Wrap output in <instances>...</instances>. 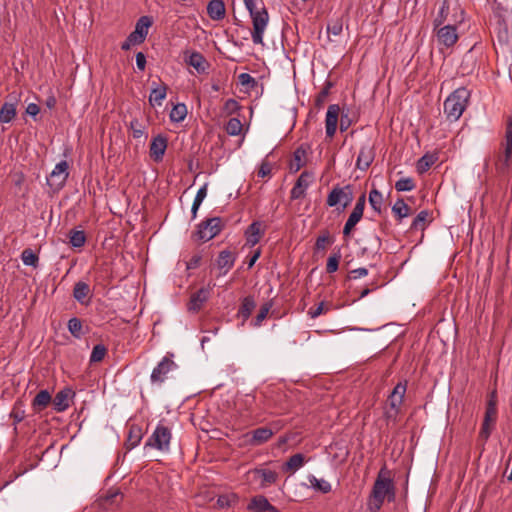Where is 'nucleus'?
I'll list each match as a JSON object with an SVG mask.
<instances>
[{"label":"nucleus","instance_id":"nucleus-1","mask_svg":"<svg viewBox=\"0 0 512 512\" xmlns=\"http://www.w3.org/2000/svg\"><path fill=\"white\" fill-rule=\"evenodd\" d=\"M246 9L252 19L253 29L251 32L254 44L263 45V36L269 22L268 12L262 0H243Z\"/></svg>","mask_w":512,"mask_h":512},{"label":"nucleus","instance_id":"nucleus-2","mask_svg":"<svg viewBox=\"0 0 512 512\" xmlns=\"http://www.w3.org/2000/svg\"><path fill=\"white\" fill-rule=\"evenodd\" d=\"M386 499H395L394 484L383 471H380L368 500V509L371 512H378Z\"/></svg>","mask_w":512,"mask_h":512},{"label":"nucleus","instance_id":"nucleus-3","mask_svg":"<svg viewBox=\"0 0 512 512\" xmlns=\"http://www.w3.org/2000/svg\"><path fill=\"white\" fill-rule=\"evenodd\" d=\"M470 99V91L458 88L444 102V113L450 121H457L465 111Z\"/></svg>","mask_w":512,"mask_h":512},{"label":"nucleus","instance_id":"nucleus-4","mask_svg":"<svg viewBox=\"0 0 512 512\" xmlns=\"http://www.w3.org/2000/svg\"><path fill=\"white\" fill-rule=\"evenodd\" d=\"M496 169L502 174L512 170V122L506 127L505 138L497 154Z\"/></svg>","mask_w":512,"mask_h":512},{"label":"nucleus","instance_id":"nucleus-5","mask_svg":"<svg viewBox=\"0 0 512 512\" xmlns=\"http://www.w3.org/2000/svg\"><path fill=\"white\" fill-rule=\"evenodd\" d=\"M171 438V430L159 424L148 439L146 446L166 452L169 450Z\"/></svg>","mask_w":512,"mask_h":512},{"label":"nucleus","instance_id":"nucleus-6","mask_svg":"<svg viewBox=\"0 0 512 512\" xmlns=\"http://www.w3.org/2000/svg\"><path fill=\"white\" fill-rule=\"evenodd\" d=\"M278 479V474L269 469L256 468L246 473V480L249 483H258L260 488H266L274 484Z\"/></svg>","mask_w":512,"mask_h":512},{"label":"nucleus","instance_id":"nucleus-7","mask_svg":"<svg viewBox=\"0 0 512 512\" xmlns=\"http://www.w3.org/2000/svg\"><path fill=\"white\" fill-rule=\"evenodd\" d=\"M406 392V384L404 383H398L391 394L389 395V398L387 400V407H386V417L388 419H395L399 408L403 402V398Z\"/></svg>","mask_w":512,"mask_h":512},{"label":"nucleus","instance_id":"nucleus-8","mask_svg":"<svg viewBox=\"0 0 512 512\" xmlns=\"http://www.w3.org/2000/svg\"><path fill=\"white\" fill-rule=\"evenodd\" d=\"M353 200V192L351 186L335 187L327 197V204L330 207L341 205L346 208Z\"/></svg>","mask_w":512,"mask_h":512},{"label":"nucleus","instance_id":"nucleus-9","mask_svg":"<svg viewBox=\"0 0 512 512\" xmlns=\"http://www.w3.org/2000/svg\"><path fill=\"white\" fill-rule=\"evenodd\" d=\"M221 229V219L215 217L201 223L195 235L198 240L205 242L214 238Z\"/></svg>","mask_w":512,"mask_h":512},{"label":"nucleus","instance_id":"nucleus-10","mask_svg":"<svg viewBox=\"0 0 512 512\" xmlns=\"http://www.w3.org/2000/svg\"><path fill=\"white\" fill-rule=\"evenodd\" d=\"M366 204V196L365 194H362L357 202L355 207L353 208V211L351 212L348 220L346 221L343 229V234L345 236H349L354 227L357 225V223L361 220L364 212Z\"/></svg>","mask_w":512,"mask_h":512},{"label":"nucleus","instance_id":"nucleus-11","mask_svg":"<svg viewBox=\"0 0 512 512\" xmlns=\"http://www.w3.org/2000/svg\"><path fill=\"white\" fill-rule=\"evenodd\" d=\"M436 37L439 45L445 46L447 48L452 47L459 38L457 26L447 24L443 27H440L437 29Z\"/></svg>","mask_w":512,"mask_h":512},{"label":"nucleus","instance_id":"nucleus-12","mask_svg":"<svg viewBox=\"0 0 512 512\" xmlns=\"http://www.w3.org/2000/svg\"><path fill=\"white\" fill-rule=\"evenodd\" d=\"M339 117L340 107L336 104L328 106L325 119V132L326 136L330 139L333 138L336 133Z\"/></svg>","mask_w":512,"mask_h":512},{"label":"nucleus","instance_id":"nucleus-13","mask_svg":"<svg viewBox=\"0 0 512 512\" xmlns=\"http://www.w3.org/2000/svg\"><path fill=\"white\" fill-rule=\"evenodd\" d=\"M69 165L67 161H61L52 170L49 177V184L52 187L61 188L68 178Z\"/></svg>","mask_w":512,"mask_h":512},{"label":"nucleus","instance_id":"nucleus-14","mask_svg":"<svg viewBox=\"0 0 512 512\" xmlns=\"http://www.w3.org/2000/svg\"><path fill=\"white\" fill-rule=\"evenodd\" d=\"M313 179H314V176L312 173H310L308 171H304L303 173H301V175L297 179L294 187L291 190V198L292 199L302 198L305 195L307 188L313 182Z\"/></svg>","mask_w":512,"mask_h":512},{"label":"nucleus","instance_id":"nucleus-15","mask_svg":"<svg viewBox=\"0 0 512 512\" xmlns=\"http://www.w3.org/2000/svg\"><path fill=\"white\" fill-rule=\"evenodd\" d=\"M151 24L152 22L149 17H141L136 23L135 30L129 35L130 42L142 43L148 34Z\"/></svg>","mask_w":512,"mask_h":512},{"label":"nucleus","instance_id":"nucleus-16","mask_svg":"<svg viewBox=\"0 0 512 512\" xmlns=\"http://www.w3.org/2000/svg\"><path fill=\"white\" fill-rule=\"evenodd\" d=\"M168 86L163 82H152V89L149 95L151 106H161L167 96Z\"/></svg>","mask_w":512,"mask_h":512},{"label":"nucleus","instance_id":"nucleus-17","mask_svg":"<svg viewBox=\"0 0 512 512\" xmlns=\"http://www.w3.org/2000/svg\"><path fill=\"white\" fill-rule=\"evenodd\" d=\"M167 148V138L163 135H157L152 139L150 145V156L158 162L161 161Z\"/></svg>","mask_w":512,"mask_h":512},{"label":"nucleus","instance_id":"nucleus-18","mask_svg":"<svg viewBox=\"0 0 512 512\" xmlns=\"http://www.w3.org/2000/svg\"><path fill=\"white\" fill-rule=\"evenodd\" d=\"M174 367V362L168 358H163L162 361L154 368L151 374V381L161 383L164 381L167 373Z\"/></svg>","mask_w":512,"mask_h":512},{"label":"nucleus","instance_id":"nucleus-19","mask_svg":"<svg viewBox=\"0 0 512 512\" xmlns=\"http://www.w3.org/2000/svg\"><path fill=\"white\" fill-rule=\"evenodd\" d=\"M247 508L253 512H278L277 508L261 495L253 497Z\"/></svg>","mask_w":512,"mask_h":512},{"label":"nucleus","instance_id":"nucleus-20","mask_svg":"<svg viewBox=\"0 0 512 512\" xmlns=\"http://www.w3.org/2000/svg\"><path fill=\"white\" fill-rule=\"evenodd\" d=\"M306 461L307 460L303 454H294L282 465V471L292 475L297 470H299L306 463Z\"/></svg>","mask_w":512,"mask_h":512},{"label":"nucleus","instance_id":"nucleus-21","mask_svg":"<svg viewBox=\"0 0 512 512\" xmlns=\"http://www.w3.org/2000/svg\"><path fill=\"white\" fill-rule=\"evenodd\" d=\"M73 392L71 389L66 388L59 391L53 399V405L55 410L62 412L66 410L70 405Z\"/></svg>","mask_w":512,"mask_h":512},{"label":"nucleus","instance_id":"nucleus-22","mask_svg":"<svg viewBox=\"0 0 512 512\" xmlns=\"http://www.w3.org/2000/svg\"><path fill=\"white\" fill-rule=\"evenodd\" d=\"M210 295L209 288H201L196 293L191 296L190 302L188 304L189 311L196 312L200 310L203 304L207 301Z\"/></svg>","mask_w":512,"mask_h":512},{"label":"nucleus","instance_id":"nucleus-23","mask_svg":"<svg viewBox=\"0 0 512 512\" xmlns=\"http://www.w3.org/2000/svg\"><path fill=\"white\" fill-rule=\"evenodd\" d=\"M374 152L370 145L362 146L359 155L357 157L356 166L360 170H366L373 162Z\"/></svg>","mask_w":512,"mask_h":512},{"label":"nucleus","instance_id":"nucleus-24","mask_svg":"<svg viewBox=\"0 0 512 512\" xmlns=\"http://www.w3.org/2000/svg\"><path fill=\"white\" fill-rule=\"evenodd\" d=\"M497 416V408L487 407L485 412V418L480 432L481 437L487 439L491 433L493 424L495 423Z\"/></svg>","mask_w":512,"mask_h":512},{"label":"nucleus","instance_id":"nucleus-25","mask_svg":"<svg viewBox=\"0 0 512 512\" xmlns=\"http://www.w3.org/2000/svg\"><path fill=\"white\" fill-rule=\"evenodd\" d=\"M273 436V431L267 427H261L251 432V437L248 440L250 445H261L267 442Z\"/></svg>","mask_w":512,"mask_h":512},{"label":"nucleus","instance_id":"nucleus-26","mask_svg":"<svg viewBox=\"0 0 512 512\" xmlns=\"http://www.w3.org/2000/svg\"><path fill=\"white\" fill-rule=\"evenodd\" d=\"M264 234L263 226L260 222H253L246 231L247 243L251 246L256 245Z\"/></svg>","mask_w":512,"mask_h":512},{"label":"nucleus","instance_id":"nucleus-27","mask_svg":"<svg viewBox=\"0 0 512 512\" xmlns=\"http://www.w3.org/2000/svg\"><path fill=\"white\" fill-rule=\"evenodd\" d=\"M234 261L235 258L230 251L224 250L220 252L216 263L218 269L221 271V274H226L233 266Z\"/></svg>","mask_w":512,"mask_h":512},{"label":"nucleus","instance_id":"nucleus-28","mask_svg":"<svg viewBox=\"0 0 512 512\" xmlns=\"http://www.w3.org/2000/svg\"><path fill=\"white\" fill-rule=\"evenodd\" d=\"M207 13L213 20H221L225 16V5L222 0H211L207 6Z\"/></svg>","mask_w":512,"mask_h":512},{"label":"nucleus","instance_id":"nucleus-29","mask_svg":"<svg viewBox=\"0 0 512 512\" xmlns=\"http://www.w3.org/2000/svg\"><path fill=\"white\" fill-rule=\"evenodd\" d=\"M306 163V150L303 147H299L295 150L293 158L290 161V171H299Z\"/></svg>","mask_w":512,"mask_h":512},{"label":"nucleus","instance_id":"nucleus-30","mask_svg":"<svg viewBox=\"0 0 512 512\" xmlns=\"http://www.w3.org/2000/svg\"><path fill=\"white\" fill-rule=\"evenodd\" d=\"M187 63L192 66L198 73L205 72L207 62L205 58L198 52H192L187 59Z\"/></svg>","mask_w":512,"mask_h":512},{"label":"nucleus","instance_id":"nucleus-31","mask_svg":"<svg viewBox=\"0 0 512 512\" xmlns=\"http://www.w3.org/2000/svg\"><path fill=\"white\" fill-rule=\"evenodd\" d=\"M90 293L89 285L84 282H78L74 286L73 296L80 303H86Z\"/></svg>","mask_w":512,"mask_h":512},{"label":"nucleus","instance_id":"nucleus-32","mask_svg":"<svg viewBox=\"0 0 512 512\" xmlns=\"http://www.w3.org/2000/svg\"><path fill=\"white\" fill-rule=\"evenodd\" d=\"M51 400L50 393L47 390H41L33 400V407L36 410H42L49 405Z\"/></svg>","mask_w":512,"mask_h":512},{"label":"nucleus","instance_id":"nucleus-33","mask_svg":"<svg viewBox=\"0 0 512 512\" xmlns=\"http://www.w3.org/2000/svg\"><path fill=\"white\" fill-rule=\"evenodd\" d=\"M187 116V107L185 104H176L170 112V120L172 122H182Z\"/></svg>","mask_w":512,"mask_h":512},{"label":"nucleus","instance_id":"nucleus-34","mask_svg":"<svg viewBox=\"0 0 512 512\" xmlns=\"http://www.w3.org/2000/svg\"><path fill=\"white\" fill-rule=\"evenodd\" d=\"M16 115L15 105L12 103H5L0 110V122L9 123Z\"/></svg>","mask_w":512,"mask_h":512},{"label":"nucleus","instance_id":"nucleus-35","mask_svg":"<svg viewBox=\"0 0 512 512\" xmlns=\"http://www.w3.org/2000/svg\"><path fill=\"white\" fill-rule=\"evenodd\" d=\"M255 308V302L252 298L246 297L244 298L242 305L239 309L238 315L243 318V321H246L251 315L253 309Z\"/></svg>","mask_w":512,"mask_h":512},{"label":"nucleus","instance_id":"nucleus-36","mask_svg":"<svg viewBox=\"0 0 512 512\" xmlns=\"http://www.w3.org/2000/svg\"><path fill=\"white\" fill-rule=\"evenodd\" d=\"M309 482L314 489L322 493H328L331 490V484L324 479H318L315 476H310Z\"/></svg>","mask_w":512,"mask_h":512},{"label":"nucleus","instance_id":"nucleus-37","mask_svg":"<svg viewBox=\"0 0 512 512\" xmlns=\"http://www.w3.org/2000/svg\"><path fill=\"white\" fill-rule=\"evenodd\" d=\"M369 203L376 212L381 211V207L383 204V196L377 189H372L370 191Z\"/></svg>","mask_w":512,"mask_h":512},{"label":"nucleus","instance_id":"nucleus-38","mask_svg":"<svg viewBox=\"0 0 512 512\" xmlns=\"http://www.w3.org/2000/svg\"><path fill=\"white\" fill-rule=\"evenodd\" d=\"M392 211L399 219H403L409 215L410 207L400 199L393 205Z\"/></svg>","mask_w":512,"mask_h":512},{"label":"nucleus","instance_id":"nucleus-39","mask_svg":"<svg viewBox=\"0 0 512 512\" xmlns=\"http://www.w3.org/2000/svg\"><path fill=\"white\" fill-rule=\"evenodd\" d=\"M242 130L243 125L238 118H231L226 125V131L231 136L240 135Z\"/></svg>","mask_w":512,"mask_h":512},{"label":"nucleus","instance_id":"nucleus-40","mask_svg":"<svg viewBox=\"0 0 512 512\" xmlns=\"http://www.w3.org/2000/svg\"><path fill=\"white\" fill-rule=\"evenodd\" d=\"M70 244L73 247H82L86 241V237L83 231L73 230L70 232Z\"/></svg>","mask_w":512,"mask_h":512},{"label":"nucleus","instance_id":"nucleus-41","mask_svg":"<svg viewBox=\"0 0 512 512\" xmlns=\"http://www.w3.org/2000/svg\"><path fill=\"white\" fill-rule=\"evenodd\" d=\"M21 259L25 265L37 266L38 256L31 249H25L21 254Z\"/></svg>","mask_w":512,"mask_h":512},{"label":"nucleus","instance_id":"nucleus-42","mask_svg":"<svg viewBox=\"0 0 512 512\" xmlns=\"http://www.w3.org/2000/svg\"><path fill=\"white\" fill-rule=\"evenodd\" d=\"M107 353V349L104 345L98 344L96 345L91 353L90 361L91 362H100L104 359Z\"/></svg>","mask_w":512,"mask_h":512},{"label":"nucleus","instance_id":"nucleus-43","mask_svg":"<svg viewBox=\"0 0 512 512\" xmlns=\"http://www.w3.org/2000/svg\"><path fill=\"white\" fill-rule=\"evenodd\" d=\"M415 184L412 178H401L395 183V189L399 192L411 191Z\"/></svg>","mask_w":512,"mask_h":512},{"label":"nucleus","instance_id":"nucleus-44","mask_svg":"<svg viewBox=\"0 0 512 512\" xmlns=\"http://www.w3.org/2000/svg\"><path fill=\"white\" fill-rule=\"evenodd\" d=\"M130 129L134 138H141L145 135V126L137 119L130 123Z\"/></svg>","mask_w":512,"mask_h":512},{"label":"nucleus","instance_id":"nucleus-45","mask_svg":"<svg viewBox=\"0 0 512 512\" xmlns=\"http://www.w3.org/2000/svg\"><path fill=\"white\" fill-rule=\"evenodd\" d=\"M68 329L73 336H75L77 338L81 337L82 323L79 319H77V318L70 319L68 322Z\"/></svg>","mask_w":512,"mask_h":512},{"label":"nucleus","instance_id":"nucleus-46","mask_svg":"<svg viewBox=\"0 0 512 512\" xmlns=\"http://www.w3.org/2000/svg\"><path fill=\"white\" fill-rule=\"evenodd\" d=\"M434 163V157L432 155H424L421 157L417 164V169L419 172L423 173L427 171L431 165Z\"/></svg>","mask_w":512,"mask_h":512},{"label":"nucleus","instance_id":"nucleus-47","mask_svg":"<svg viewBox=\"0 0 512 512\" xmlns=\"http://www.w3.org/2000/svg\"><path fill=\"white\" fill-rule=\"evenodd\" d=\"M270 309H271V304H270V303H266V304H264V305L260 308V310H259V312H258V314H257V316H256L255 322H254V325H255V326H260V325H261V323L263 322V320H265V319H266V317H267V315H268V313H269Z\"/></svg>","mask_w":512,"mask_h":512},{"label":"nucleus","instance_id":"nucleus-48","mask_svg":"<svg viewBox=\"0 0 512 512\" xmlns=\"http://www.w3.org/2000/svg\"><path fill=\"white\" fill-rule=\"evenodd\" d=\"M236 501V495H221L217 499V505L219 508L229 507L232 503Z\"/></svg>","mask_w":512,"mask_h":512},{"label":"nucleus","instance_id":"nucleus-49","mask_svg":"<svg viewBox=\"0 0 512 512\" xmlns=\"http://www.w3.org/2000/svg\"><path fill=\"white\" fill-rule=\"evenodd\" d=\"M340 261V255H332L327 260L326 270L328 273L337 271Z\"/></svg>","mask_w":512,"mask_h":512},{"label":"nucleus","instance_id":"nucleus-50","mask_svg":"<svg viewBox=\"0 0 512 512\" xmlns=\"http://www.w3.org/2000/svg\"><path fill=\"white\" fill-rule=\"evenodd\" d=\"M328 310L329 306H327L324 302H321L315 309H310L308 314L311 316V318H316L321 314L326 313Z\"/></svg>","mask_w":512,"mask_h":512},{"label":"nucleus","instance_id":"nucleus-51","mask_svg":"<svg viewBox=\"0 0 512 512\" xmlns=\"http://www.w3.org/2000/svg\"><path fill=\"white\" fill-rule=\"evenodd\" d=\"M427 216H428V213L426 211H421L417 217L414 219L413 223H412V228L413 229H419V228H422L424 223L426 222V219H427Z\"/></svg>","mask_w":512,"mask_h":512},{"label":"nucleus","instance_id":"nucleus-52","mask_svg":"<svg viewBox=\"0 0 512 512\" xmlns=\"http://www.w3.org/2000/svg\"><path fill=\"white\" fill-rule=\"evenodd\" d=\"M239 109L238 102L234 99H228L224 104V111L227 114H233Z\"/></svg>","mask_w":512,"mask_h":512},{"label":"nucleus","instance_id":"nucleus-53","mask_svg":"<svg viewBox=\"0 0 512 512\" xmlns=\"http://www.w3.org/2000/svg\"><path fill=\"white\" fill-rule=\"evenodd\" d=\"M272 170V165L268 162H262L261 166L259 167V170L257 172L259 177H267L270 175Z\"/></svg>","mask_w":512,"mask_h":512},{"label":"nucleus","instance_id":"nucleus-54","mask_svg":"<svg viewBox=\"0 0 512 512\" xmlns=\"http://www.w3.org/2000/svg\"><path fill=\"white\" fill-rule=\"evenodd\" d=\"M447 13H448V7H447L446 3L444 2L442 7L440 8L437 18L435 19L436 26L441 25L446 20Z\"/></svg>","mask_w":512,"mask_h":512},{"label":"nucleus","instance_id":"nucleus-55","mask_svg":"<svg viewBox=\"0 0 512 512\" xmlns=\"http://www.w3.org/2000/svg\"><path fill=\"white\" fill-rule=\"evenodd\" d=\"M327 30L328 33L337 36L342 32V23L340 21H335L334 23L328 25Z\"/></svg>","mask_w":512,"mask_h":512},{"label":"nucleus","instance_id":"nucleus-56","mask_svg":"<svg viewBox=\"0 0 512 512\" xmlns=\"http://www.w3.org/2000/svg\"><path fill=\"white\" fill-rule=\"evenodd\" d=\"M239 82L242 84V85H250V84H254L255 83V80L254 78L248 74V73H241L239 75Z\"/></svg>","mask_w":512,"mask_h":512},{"label":"nucleus","instance_id":"nucleus-57","mask_svg":"<svg viewBox=\"0 0 512 512\" xmlns=\"http://www.w3.org/2000/svg\"><path fill=\"white\" fill-rule=\"evenodd\" d=\"M339 125L341 131H346L350 127L351 120L348 115L342 114L341 117H339Z\"/></svg>","mask_w":512,"mask_h":512},{"label":"nucleus","instance_id":"nucleus-58","mask_svg":"<svg viewBox=\"0 0 512 512\" xmlns=\"http://www.w3.org/2000/svg\"><path fill=\"white\" fill-rule=\"evenodd\" d=\"M207 195V184L203 185L197 192L194 201L197 203H202Z\"/></svg>","mask_w":512,"mask_h":512},{"label":"nucleus","instance_id":"nucleus-59","mask_svg":"<svg viewBox=\"0 0 512 512\" xmlns=\"http://www.w3.org/2000/svg\"><path fill=\"white\" fill-rule=\"evenodd\" d=\"M136 65L138 69L144 70L146 65V58L145 55L142 52H138L136 54Z\"/></svg>","mask_w":512,"mask_h":512},{"label":"nucleus","instance_id":"nucleus-60","mask_svg":"<svg viewBox=\"0 0 512 512\" xmlns=\"http://www.w3.org/2000/svg\"><path fill=\"white\" fill-rule=\"evenodd\" d=\"M200 261H201V256H199V255H194V256L189 260V262L187 263V268H188V269H194V268H196V267L200 264Z\"/></svg>","mask_w":512,"mask_h":512},{"label":"nucleus","instance_id":"nucleus-61","mask_svg":"<svg viewBox=\"0 0 512 512\" xmlns=\"http://www.w3.org/2000/svg\"><path fill=\"white\" fill-rule=\"evenodd\" d=\"M328 243H329L328 236H320V237H318V239L316 241V247L318 249H325Z\"/></svg>","mask_w":512,"mask_h":512},{"label":"nucleus","instance_id":"nucleus-62","mask_svg":"<svg viewBox=\"0 0 512 512\" xmlns=\"http://www.w3.org/2000/svg\"><path fill=\"white\" fill-rule=\"evenodd\" d=\"M26 113L31 116H36L39 113V107L35 103H30L26 108Z\"/></svg>","mask_w":512,"mask_h":512},{"label":"nucleus","instance_id":"nucleus-63","mask_svg":"<svg viewBox=\"0 0 512 512\" xmlns=\"http://www.w3.org/2000/svg\"><path fill=\"white\" fill-rule=\"evenodd\" d=\"M354 274V277H364L368 274V271L366 268H358L352 271Z\"/></svg>","mask_w":512,"mask_h":512},{"label":"nucleus","instance_id":"nucleus-64","mask_svg":"<svg viewBox=\"0 0 512 512\" xmlns=\"http://www.w3.org/2000/svg\"><path fill=\"white\" fill-rule=\"evenodd\" d=\"M259 256H260V251L258 250V251H256V252L254 253V255L250 258V260H249V262H248V268H251V267L256 263V261L258 260Z\"/></svg>","mask_w":512,"mask_h":512}]
</instances>
